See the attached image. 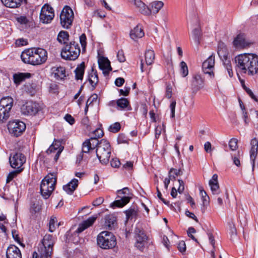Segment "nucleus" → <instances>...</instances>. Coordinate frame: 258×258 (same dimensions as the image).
I'll return each mask as SVG.
<instances>
[{
	"label": "nucleus",
	"mask_w": 258,
	"mask_h": 258,
	"mask_svg": "<svg viewBox=\"0 0 258 258\" xmlns=\"http://www.w3.org/2000/svg\"><path fill=\"white\" fill-rule=\"evenodd\" d=\"M31 74L29 73L15 74L13 75L14 82L16 84L19 85L25 79L29 78Z\"/></svg>",
	"instance_id": "31"
},
{
	"label": "nucleus",
	"mask_w": 258,
	"mask_h": 258,
	"mask_svg": "<svg viewBox=\"0 0 258 258\" xmlns=\"http://www.w3.org/2000/svg\"><path fill=\"white\" fill-rule=\"evenodd\" d=\"M178 181L179 185L177 189V191L179 194H182L184 190V183L181 179H178Z\"/></svg>",
	"instance_id": "60"
},
{
	"label": "nucleus",
	"mask_w": 258,
	"mask_h": 258,
	"mask_svg": "<svg viewBox=\"0 0 258 258\" xmlns=\"http://www.w3.org/2000/svg\"><path fill=\"white\" fill-rule=\"evenodd\" d=\"M116 104L118 107L121 109L127 108V110H131V108L129 107V102L126 98H121L119 99L116 101Z\"/></svg>",
	"instance_id": "38"
},
{
	"label": "nucleus",
	"mask_w": 258,
	"mask_h": 258,
	"mask_svg": "<svg viewBox=\"0 0 258 258\" xmlns=\"http://www.w3.org/2000/svg\"><path fill=\"white\" fill-rule=\"evenodd\" d=\"M13 99L11 97L4 98L0 101V106L2 108L10 112L13 106Z\"/></svg>",
	"instance_id": "32"
},
{
	"label": "nucleus",
	"mask_w": 258,
	"mask_h": 258,
	"mask_svg": "<svg viewBox=\"0 0 258 258\" xmlns=\"http://www.w3.org/2000/svg\"><path fill=\"white\" fill-rule=\"evenodd\" d=\"M57 219H56V217H52L51 218H50V220L49 221V230L50 232H53L56 226H58L59 225V224H57Z\"/></svg>",
	"instance_id": "41"
},
{
	"label": "nucleus",
	"mask_w": 258,
	"mask_h": 258,
	"mask_svg": "<svg viewBox=\"0 0 258 258\" xmlns=\"http://www.w3.org/2000/svg\"><path fill=\"white\" fill-rule=\"evenodd\" d=\"M178 248L181 252H184L186 250L185 243L183 241L179 242L178 245Z\"/></svg>",
	"instance_id": "63"
},
{
	"label": "nucleus",
	"mask_w": 258,
	"mask_h": 258,
	"mask_svg": "<svg viewBox=\"0 0 258 258\" xmlns=\"http://www.w3.org/2000/svg\"><path fill=\"white\" fill-rule=\"evenodd\" d=\"M218 54L223 61V64L226 68L229 76L232 77L233 75L231 61L228 58L227 48L223 43L219 44L218 48Z\"/></svg>",
	"instance_id": "10"
},
{
	"label": "nucleus",
	"mask_w": 258,
	"mask_h": 258,
	"mask_svg": "<svg viewBox=\"0 0 258 258\" xmlns=\"http://www.w3.org/2000/svg\"><path fill=\"white\" fill-rule=\"evenodd\" d=\"M64 119L71 125H73L75 123L74 118L70 114H67L64 116Z\"/></svg>",
	"instance_id": "58"
},
{
	"label": "nucleus",
	"mask_w": 258,
	"mask_h": 258,
	"mask_svg": "<svg viewBox=\"0 0 258 258\" xmlns=\"http://www.w3.org/2000/svg\"><path fill=\"white\" fill-rule=\"evenodd\" d=\"M97 216H93L88 218L86 220L84 221L79 224V227L76 230V232L79 233L83 231L86 229L92 226L96 221Z\"/></svg>",
	"instance_id": "21"
},
{
	"label": "nucleus",
	"mask_w": 258,
	"mask_h": 258,
	"mask_svg": "<svg viewBox=\"0 0 258 258\" xmlns=\"http://www.w3.org/2000/svg\"><path fill=\"white\" fill-rule=\"evenodd\" d=\"M98 143V140L96 138H90L86 140L82 144V153H88L93 151L96 148Z\"/></svg>",
	"instance_id": "17"
},
{
	"label": "nucleus",
	"mask_w": 258,
	"mask_h": 258,
	"mask_svg": "<svg viewBox=\"0 0 258 258\" xmlns=\"http://www.w3.org/2000/svg\"><path fill=\"white\" fill-rule=\"evenodd\" d=\"M27 44V40L23 38L19 39L16 41V45L18 46L26 45Z\"/></svg>",
	"instance_id": "62"
},
{
	"label": "nucleus",
	"mask_w": 258,
	"mask_h": 258,
	"mask_svg": "<svg viewBox=\"0 0 258 258\" xmlns=\"http://www.w3.org/2000/svg\"><path fill=\"white\" fill-rule=\"evenodd\" d=\"M99 68L103 72V74L108 75L112 70L109 60L106 57H101L98 59Z\"/></svg>",
	"instance_id": "19"
},
{
	"label": "nucleus",
	"mask_w": 258,
	"mask_h": 258,
	"mask_svg": "<svg viewBox=\"0 0 258 258\" xmlns=\"http://www.w3.org/2000/svg\"><path fill=\"white\" fill-rule=\"evenodd\" d=\"M80 42L82 47L83 51H84L86 47V36L85 34H82L79 37Z\"/></svg>",
	"instance_id": "48"
},
{
	"label": "nucleus",
	"mask_w": 258,
	"mask_h": 258,
	"mask_svg": "<svg viewBox=\"0 0 258 258\" xmlns=\"http://www.w3.org/2000/svg\"><path fill=\"white\" fill-rule=\"evenodd\" d=\"M172 87L170 85H167L166 88V97L169 99L172 97Z\"/></svg>",
	"instance_id": "55"
},
{
	"label": "nucleus",
	"mask_w": 258,
	"mask_h": 258,
	"mask_svg": "<svg viewBox=\"0 0 258 258\" xmlns=\"http://www.w3.org/2000/svg\"><path fill=\"white\" fill-rule=\"evenodd\" d=\"M229 147L232 151L236 150L238 148L237 139H231L229 142Z\"/></svg>",
	"instance_id": "47"
},
{
	"label": "nucleus",
	"mask_w": 258,
	"mask_h": 258,
	"mask_svg": "<svg viewBox=\"0 0 258 258\" xmlns=\"http://www.w3.org/2000/svg\"><path fill=\"white\" fill-rule=\"evenodd\" d=\"M104 226L108 229H113L116 224V217L113 214L105 216Z\"/></svg>",
	"instance_id": "28"
},
{
	"label": "nucleus",
	"mask_w": 258,
	"mask_h": 258,
	"mask_svg": "<svg viewBox=\"0 0 258 258\" xmlns=\"http://www.w3.org/2000/svg\"><path fill=\"white\" fill-rule=\"evenodd\" d=\"M78 185V180L74 178L67 184L63 186V190L69 195H72Z\"/></svg>",
	"instance_id": "27"
},
{
	"label": "nucleus",
	"mask_w": 258,
	"mask_h": 258,
	"mask_svg": "<svg viewBox=\"0 0 258 258\" xmlns=\"http://www.w3.org/2000/svg\"><path fill=\"white\" fill-rule=\"evenodd\" d=\"M24 89L27 93L33 96L37 92V85L34 83H28L25 85Z\"/></svg>",
	"instance_id": "35"
},
{
	"label": "nucleus",
	"mask_w": 258,
	"mask_h": 258,
	"mask_svg": "<svg viewBox=\"0 0 258 258\" xmlns=\"http://www.w3.org/2000/svg\"><path fill=\"white\" fill-rule=\"evenodd\" d=\"M253 42L247 39L243 34H240L237 36L233 41V44L236 47L245 48L249 47Z\"/></svg>",
	"instance_id": "16"
},
{
	"label": "nucleus",
	"mask_w": 258,
	"mask_h": 258,
	"mask_svg": "<svg viewBox=\"0 0 258 258\" xmlns=\"http://www.w3.org/2000/svg\"><path fill=\"white\" fill-rule=\"evenodd\" d=\"M191 87L194 91H198L204 87V80L199 74H194L191 80Z\"/></svg>",
	"instance_id": "18"
},
{
	"label": "nucleus",
	"mask_w": 258,
	"mask_h": 258,
	"mask_svg": "<svg viewBox=\"0 0 258 258\" xmlns=\"http://www.w3.org/2000/svg\"><path fill=\"white\" fill-rule=\"evenodd\" d=\"M51 71L57 79H63L66 77V70L63 67H54L52 68Z\"/></svg>",
	"instance_id": "29"
},
{
	"label": "nucleus",
	"mask_w": 258,
	"mask_h": 258,
	"mask_svg": "<svg viewBox=\"0 0 258 258\" xmlns=\"http://www.w3.org/2000/svg\"><path fill=\"white\" fill-rule=\"evenodd\" d=\"M80 54V46L79 44L75 41H71L69 44H66L61 52L62 58L70 60H76Z\"/></svg>",
	"instance_id": "4"
},
{
	"label": "nucleus",
	"mask_w": 258,
	"mask_h": 258,
	"mask_svg": "<svg viewBox=\"0 0 258 258\" xmlns=\"http://www.w3.org/2000/svg\"><path fill=\"white\" fill-rule=\"evenodd\" d=\"M145 61L147 65H151L155 59V53L153 50H147L145 53Z\"/></svg>",
	"instance_id": "36"
},
{
	"label": "nucleus",
	"mask_w": 258,
	"mask_h": 258,
	"mask_svg": "<svg viewBox=\"0 0 258 258\" xmlns=\"http://www.w3.org/2000/svg\"><path fill=\"white\" fill-rule=\"evenodd\" d=\"M88 81L91 86L94 89L98 83V77L97 71L92 68L90 72L88 73Z\"/></svg>",
	"instance_id": "26"
},
{
	"label": "nucleus",
	"mask_w": 258,
	"mask_h": 258,
	"mask_svg": "<svg viewBox=\"0 0 258 258\" xmlns=\"http://www.w3.org/2000/svg\"><path fill=\"white\" fill-rule=\"evenodd\" d=\"M200 194L202 196V200H203V203L204 206L205 205H207L209 203V198L206 192L203 189H200Z\"/></svg>",
	"instance_id": "45"
},
{
	"label": "nucleus",
	"mask_w": 258,
	"mask_h": 258,
	"mask_svg": "<svg viewBox=\"0 0 258 258\" xmlns=\"http://www.w3.org/2000/svg\"><path fill=\"white\" fill-rule=\"evenodd\" d=\"M54 17L53 8L48 4H45L41 8L40 14V21L43 23L48 24Z\"/></svg>",
	"instance_id": "12"
},
{
	"label": "nucleus",
	"mask_w": 258,
	"mask_h": 258,
	"mask_svg": "<svg viewBox=\"0 0 258 258\" xmlns=\"http://www.w3.org/2000/svg\"><path fill=\"white\" fill-rule=\"evenodd\" d=\"M144 36L143 29L140 25L136 26L130 32V37L134 40H137Z\"/></svg>",
	"instance_id": "25"
},
{
	"label": "nucleus",
	"mask_w": 258,
	"mask_h": 258,
	"mask_svg": "<svg viewBox=\"0 0 258 258\" xmlns=\"http://www.w3.org/2000/svg\"><path fill=\"white\" fill-rule=\"evenodd\" d=\"M215 65V56L211 55L203 63L202 68L205 74H209L211 77H213L214 74L213 72Z\"/></svg>",
	"instance_id": "15"
},
{
	"label": "nucleus",
	"mask_w": 258,
	"mask_h": 258,
	"mask_svg": "<svg viewBox=\"0 0 258 258\" xmlns=\"http://www.w3.org/2000/svg\"><path fill=\"white\" fill-rule=\"evenodd\" d=\"M211 191L214 195H218L220 193L219 185L218 181V175L214 174L211 179L209 181Z\"/></svg>",
	"instance_id": "24"
},
{
	"label": "nucleus",
	"mask_w": 258,
	"mask_h": 258,
	"mask_svg": "<svg viewBox=\"0 0 258 258\" xmlns=\"http://www.w3.org/2000/svg\"><path fill=\"white\" fill-rule=\"evenodd\" d=\"M23 170V169H16L15 171L11 172L7 176V182H9L11 181L18 174L20 173Z\"/></svg>",
	"instance_id": "44"
},
{
	"label": "nucleus",
	"mask_w": 258,
	"mask_h": 258,
	"mask_svg": "<svg viewBox=\"0 0 258 258\" xmlns=\"http://www.w3.org/2000/svg\"><path fill=\"white\" fill-rule=\"evenodd\" d=\"M2 3L7 7L10 8H17L21 6L23 2L26 0H1Z\"/></svg>",
	"instance_id": "30"
},
{
	"label": "nucleus",
	"mask_w": 258,
	"mask_h": 258,
	"mask_svg": "<svg viewBox=\"0 0 258 258\" xmlns=\"http://www.w3.org/2000/svg\"><path fill=\"white\" fill-rule=\"evenodd\" d=\"M117 198L120 199L115 200L110 204L113 209L122 208L128 203L132 199V194L128 187H124L116 191Z\"/></svg>",
	"instance_id": "8"
},
{
	"label": "nucleus",
	"mask_w": 258,
	"mask_h": 258,
	"mask_svg": "<svg viewBox=\"0 0 258 258\" xmlns=\"http://www.w3.org/2000/svg\"><path fill=\"white\" fill-rule=\"evenodd\" d=\"M54 243L52 236L46 234L42 240V244L38 247L39 254L42 257L51 258Z\"/></svg>",
	"instance_id": "7"
},
{
	"label": "nucleus",
	"mask_w": 258,
	"mask_h": 258,
	"mask_svg": "<svg viewBox=\"0 0 258 258\" xmlns=\"http://www.w3.org/2000/svg\"><path fill=\"white\" fill-rule=\"evenodd\" d=\"M229 233L231 238H233L236 235V229L233 224H230Z\"/></svg>",
	"instance_id": "54"
},
{
	"label": "nucleus",
	"mask_w": 258,
	"mask_h": 258,
	"mask_svg": "<svg viewBox=\"0 0 258 258\" xmlns=\"http://www.w3.org/2000/svg\"><path fill=\"white\" fill-rule=\"evenodd\" d=\"M236 67L241 74L253 76L258 73V55L254 53H243L235 58Z\"/></svg>",
	"instance_id": "1"
},
{
	"label": "nucleus",
	"mask_w": 258,
	"mask_h": 258,
	"mask_svg": "<svg viewBox=\"0 0 258 258\" xmlns=\"http://www.w3.org/2000/svg\"><path fill=\"white\" fill-rule=\"evenodd\" d=\"M164 3L162 1H154L150 4L151 14H156L163 7Z\"/></svg>",
	"instance_id": "37"
},
{
	"label": "nucleus",
	"mask_w": 258,
	"mask_h": 258,
	"mask_svg": "<svg viewBox=\"0 0 258 258\" xmlns=\"http://www.w3.org/2000/svg\"><path fill=\"white\" fill-rule=\"evenodd\" d=\"M251 148L250 150V158L252 162V170L254 168V161L258 153V141L256 138H253L250 142Z\"/></svg>",
	"instance_id": "20"
},
{
	"label": "nucleus",
	"mask_w": 258,
	"mask_h": 258,
	"mask_svg": "<svg viewBox=\"0 0 258 258\" xmlns=\"http://www.w3.org/2000/svg\"><path fill=\"white\" fill-rule=\"evenodd\" d=\"M7 258H22L20 250L15 245H11L7 248Z\"/></svg>",
	"instance_id": "22"
},
{
	"label": "nucleus",
	"mask_w": 258,
	"mask_h": 258,
	"mask_svg": "<svg viewBox=\"0 0 258 258\" xmlns=\"http://www.w3.org/2000/svg\"><path fill=\"white\" fill-rule=\"evenodd\" d=\"M56 179L53 174L48 175L42 180L40 184V192L45 199H47L55 188Z\"/></svg>",
	"instance_id": "6"
},
{
	"label": "nucleus",
	"mask_w": 258,
	"mask_h": 258,
	"mask_svg": "<svg viewBox=\"0 0 258 258\" xmlns=\"http://www.w3.org/2000/svg\"><path fill=\"white\" fill-rule=\"evenodd\" d=\"M187 235L190 237L192 240L195 241L196 242H198V240L195 238V237L192 235V233H195L196 231L195 229L193 227H189L187 230Z\"/></svg>",
	"instance_id": "51"
},
{
	"label": "nucleus",
	"mask_w": 258,
	"mask_h": 258,
	"mask_svg": "<svg viewBox=\"0 0 258 258\" xmlns=\"http://www.w3.org/2000/svg\"><path fill=\"white\" fill-rule=\"evenodd\" d=\"M147 240L146 235L144 231H139V233L137 234L136 240L137 242H146Z\"/></svg>",
	"instance_id": "42"
},
{
	"label": "nucleus",
	"mask_w": 258,
	"mask_h": 258,
	"mask_svg": "<svg viewBox=\"0 0 258 258\" xmlns=\"http://www.w3.org/2000/svg\"><path fill=\"white\" fill-rule=\"evenodd\" d=\"M9 162L12 168L16 169H23L22 167L26 162V157L22 153L17 152L10 155Z\"/></svg>",
	"instance_id": "13"
},
{
	"label": "nucleus",
	"mask_w": 258,
	"mask_h": 258,
	"mask_svg": "<svg viewBox=\"0 0 258 258\" xmlns=\"http://www.w3.org/2000/svg\"><path fill=\"white\" fill-rule=\"evenodd\" d=\"M110 165L112 167L117 168L120 165V161L117 158H112L110 161Z\"/></svg>",
	"instance_id": "56"
},
{
	"label": "nucleus",
	"mask_w": 258,
	"mask_h": 258,
	"mask_svg": "<svg viewBox=\"0 0 258 258\" xmlns=\"http://www.w3.org/2000/svg\"><path fill=\"white\" fill-rule=\"evenodd\" d=\"M69 35L67 32L60 31L57 36V40L61 43L66 44L69 40Z\"/></svg>",
	"instance_id": "40"
},
{
	"label": "nucleus",
	"mask_w": 258,
	"mask_h": 258,
	"mask_svg": "<svg viewBox=\"0 0 258 258\" xmlns=\"http://www.w3.org/2000/svg\"><path fill=\"white\" fill-rule=\"evenodd\" d=\"M21 57L25 63L34 66L40 65L46 61L47 52L41 48H32L23 51Z\"/></svg>",
	"instance_id": "2"
},
{
	"label": "nucleus",
	"mask_w": 258,
	"mask_h": 258,
	"mask_svg": "<svg viewBox=\"0 0 258 258\" xmlns=\"http://www.w3.org/2000/svg\"><path fill=\"white\" fill-rule=\"evenodd\" d=\"M174 173L175 176H178V175H181L183 173V172L182 171V170L179 169L178 170H177L176 169H174V168H171L169 172V177L171 178V177H172V173Z\"/></svg>",
	"instance_id": "52"
},
{
	"label": "nucleus",
	"mask_w": 258,
	"mask_h": 258,
	"mask_svg": "<svg viewBox=\"0 0 258 258\" xmlns=\"http://www.w3.org/2000/svg\"><path fill=\"white\" fill-rule=\"evenodd\" d=\"M104 201V199L103 197H99L97 198L95 201H94L92 203V205L94 206H98L103 203Z\"/></svg>",
	"instance_id": "64"
},
{
	"label": "nucleus",
	"mask_w": 258,
	"mask_h": 258,
	"mask_svg": "<svg viewBox=\"0 0 258 258\" xmlns=\"http://www.w3.org/2000/svg\"><path fill=\"white\" fill-rule=\"evenodd\" d=\"M10 133L15 137H19L25 131L26 125L23 121L16 120L10 121L8 124Z\"/></svg>",
	"instance_id": "11"
},
{
	"label": "nucleus",
	"mask_w": 258,
	"mask_h": 258,
	"mask_svg": "<svg viewBox=\"0 0 258 258\" xmlns=\"http://www.w3.org/2000/svg\"><path fill=\"white\" fill-rule=\"evenodd\" d=\"M124 213L126 215V222L129 220L136 218L137 215V211L134 208L128 209L125 211Z\"/></svg>",
	"instance_id": "39"
},
{
	"label": "nucleus",
	"mask_w": 258,
	"mask_h": 258,
	"mask_svg": "<svg viewBox=\"0 0 258 258\" xmlns=\"http://www.w3.org/2000/svg\"><path fill=\"white\" fill-rule=\"evenodd\" d=\"M165 125L164 123H162V127L160 125H158L155 128V138H158L161 133L162 130H165Z\"/></svg>",
	"instance_id": "50"
},
{
	"label": "nucleus",
	"mask_w": 258,
	"mask_h": 258,
	"mask_svg": "<svg viewBox=\"0 0 258 258\" xmlns=\"http://www.w3.org/2000/svg\"><path fill=\"white\" fill-rule=\"evenodd\" d=\"M97 95L96 94H94L88 98L86 103L89 104V105H90L94 102H97Z\"/></svg>",
	"instance_id": "53"
},
{
	"label": "nucleus",
	"mask_w": 258,
	"mask_h": 258,
	"mask_svg": "<svg viewBox=\"0 0 258 258\" xmlns=\"http://www.w3.org/2000/svg\"><path fill=\"white\" fill-rule=\"evenodd\" d=\"M22 111L25 115H35L41 110V106L37 103L32 101L26 102L22 108Z\"/></svg>",
	"instance_id": "14"
},
{
	"label": "nucleus",
	"mask_w": 258,
	"mask_h": 258,
	"mask_svg": "<svg viewBox=\"0 0 258 258\" xmlns=\"http://www.w3.org/2000/svg\"><path fill=\"white\" fill-rule=\"evenodd\" d=\"M74 13L69 6H65L60 15V20L61 26L66 29H69L72 25L74 20Z\"/></svg>",
	"instance_id": "9"
},
{
	"label": "nucleus",
	"mask_w": 258,
	"mask_h": 258,
	"mask_svg": "<svg viewBox=\"0 0 258 258\" xmlns=\"http://www.w3.org/2000/svg\"><path fill=\"white\" fill-rule=\"evenodd\" d=\"M111 152L109 143L106 140L102 139L96 146V153L100 162L103 165L108 164Z\"/></svg>",
	"instance_id": "3"
},
{
	"label": "nucleus",
	"mask_w": 258,
	"mask_h": 258,
	"mask_svg": "<svg viewBox=\"0 0 258 258\" xmlns=\"http://www.w3.org/2000/svg\"><path fill=\"white\" fill-rule=\"evenodd\" d=\"M41 209V206L38 204L34 203L31 207L30 211L32 213L39 212Z\"/></svg>",
	"instance_id": "49"
},
{
	"label": "nucleus",
	"mask_w": 258,
	"mask_h": 258,
	"mask_svg": "<svg viewBox=\"0 0 258 258\" xmlns=\"http://www.w3.org/2000/svg\"><path fill=\"white\" fill-rule=\"evenodd\" d=\"M198 26L192 31V37L197 45L199 44L200 39L202 35V31L199 25V21H197Z\"/></svg>",
	"instance_id": "33"
},
{
	"label": "nucleus",
	"mask_w": 258,
	"mask_h": 258,
	"mask_svg": "<svg viewBox=\"0 0 258 258\" xmlns=\"http://www.w3.org/2000/svg\"><path fill=\"white\" fill-rule=\"evenodd\" d=\"M117 57L118 58V60L121 62H124L125 60V56H124V53L122 50H119L117 54Z\"/></svg>",
	"instance_id": "61"
},
{
	"label": "nucleus",
	"mask_w": 258,
	"mask_h": 258,
	"mask_svg": "<svg viewBox=\"0 0 258 258\" xmlns=\"http://www.w3.org/2000/svg\"><path fill=\"white\" fill-rule=\"evenodd\" d=\"M85 69V63L82 62L75 70V78L77 80H82Z\"/></svg>",
	"instance_id": "34"
},
{
	"label": "nucleus",
	"mask_w": 258,
	"mask_h": 258,
	"mask_svg": "<svg viewBox=\"0 0 258 258\" xmlns=\"http://www.w3.org/2000/svg\"><path fill=\"white\" fill-rule=\"evenodd\" d=\"M180 73L182 77H185L188 74V68L186 63L182 61L180 63Z\"/></svg>",
	"instance_id": "43"
},
{
	"label": "nucleus",
	"mask_w": 258,
	"mask_h": 258,
	"mask_svg": "<svg viewBox=\"0 0 258 258\" xmlns=\"http://www.w3.org/2000/svg\"><path fill=\"white\" fill-rule=\"evenodd\" d=\"M94 134L95 136L94 138L97 139V138H100L103 136V132L101 129L97 128L94 131Z\"/></svg>",
	"instance_id": "59"
},
{
	"label": "nucleus",
	"mask_w": 258,
	"mask_h": 258,
	"mask_svg": "<svg viewBox=\"0 0 258 258\" xmlns=\"http://www.w3.org/2000/svg\"><path fill=\"white\" fill-rule=\"evenodd\" d=\"M97 244L103 249H110L116 245L115 236L110 232L104 231L101 232L97 236Z\"/></svg>",
	"instance_id": "5"
},
{
	"label": "nucleus",
	"mask_w": 258,
	"mask_h": 258,
	"mask_svg": "<svg viewBox=\"0 0 258 258\" xmlns=\"http://www.w3.org/2000/svg\"><path fill=\"white\" fill-rule=\"evenodd\" d=\"M135 5L139 11L142 14L149 16L151 14L150 8L141 0H135Z\"/></svg>",
	"instance_id": "23"
},
{
	"label": "nucleus",
	"mask_w": 258,
	"mask_h": 258,
	"mask_svg": "<svg viewBox=\"0 0 258 258\" xmlns=\"http://www.w3.org/2000/svg\"><path fill=\"white\" fill-rule=\"evenodd\" d=\"M120 129V124L119 122H116L109 126V131L112 133H117Z\"/></svg>",
	"instance_id": "46"
},
{
	"label": "nucleus",
	"mask_w": 258,
	"mask_h": 258,
	"mask_svg": "<svg viewBox=\"0 0 258 258\" xmlns=\"http://www.w3.org/2000/svg\"><path fill=\"white\" fill-rule=\"evenodd\" d=\"M243 88H244V90H245V91L246 92V93L249 95V96L252 99H253L254 100H255L256 101H257V99L256 96L253 94V92L250 89L248 88L247 87H246L245 86H243Z\"/></svg>",
	"instance_id": "57"
}]
</instances>
